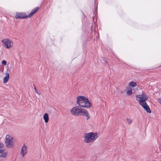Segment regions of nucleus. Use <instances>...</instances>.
I'll use <instances>...</instances> for the list:
<instances>
[{
	"label": "nucleus",
	"instance_id": "f257e3e1",
	"mask_svg": "<svg viewBox=\"0 0 161 161\" xmlns=\"http://www.w3.org/2000/svg\"><path fill=\"white\" fill-rule=\"evenodd\" d=\"M77 103L81 107L89 108L91 104L88 98L84 96H78L77 98Z\"/></svg>",
	"mask_w": 161,
	"mask_h": 161
},
{
	"label": "nucleus",
	"instance_id": "f03ea898",
	"mask_svg": "<svg viewBox=\"0 0 161 161\" xmlns=\"http://www.w3.org/2000/svg\"><path fill=\"white\" fill-rule=\"evenodd\" d=\"M98 137V134L97 133L91 132L86 133L84 136V141L86 143L93 142Z\"/></svg>",
	"mask_w": 161,
	"mask_h": 161
},
{
	"label": "nucleus",
	"instance_id": "7ed1b4c3",
	"mask_svg": "<svg viewBox=\"0 0 161 161\" xmlns=\"http://www.w3.org/2000/svg\"><path fill=\"white\" fill-rule=\"evenodd\" d=\"M5 143L6 147L8 148H11L14 146L13 138L8 135L6 136Z\"/></svg>",
	"mask_w": 161,
	"mask_h": 161
},
{
	"label": "nucleus",
	"instance_id": "20e7f679",
	"mask_svg": "<svg viewBox=\"0 0 161 161\" xmlns=\"http://www.w3.org/2000/svg\"><path fill=\"white\" fill-rule=\"evenodd\" d=\"M138 101L139 104L148 113H151V111L150 108L145 101L141 99L138 100Z\"/></svg>",
	"mask_w": 161,
	"mask_h": 161
},
{
	"label": "nucleus",
	"instance_id": "39448f33",
	"mask_svg": "<svg viewBox=\"0 0 161 161\" xmlns=\"http://www.w3.org/2000/svg\"><path fill=\"white\" fill-rule=\"evenodd\" d=\"M1 42L3 43L4 46L6 48L12 47L13 45V43L8 39L2 40Z\"/></svg>",
	"mask_w": 161,
	"mask_h": 161
},
{
	"label": "nucleus",
	"instance_id": "423d86ee",
	"mask_svg": "<svg viewBox=\"0 0 161 161\" xmlns=\"http://www.w3.org/2000/svg\"><path fill=\"white\" fill-rule=\"evenodd\" d=\"M148 96L146 95L143 92H142V94L136 96V99L137 101H138V100L141 99L144 101H146L148 98Z\"/></svg>",
	"mask_w": 161,
	"mask_h": 161
},
{
	"label": "nucleus",
	"instance_id": "0eeeda50",
	"mask_svg": "<svg viewBox=\"0 0 161 161\" xmlns=\"http://www.w3.org/2000/svg\"><path fill=\"white\" fill-rule=\"evenodd\" d=\"M80 108H79L78 106L75 107L73 108L70 110L71 113L75 116L80 115L79 112Z\"/></svg>",
	"mask_w": 161,
	"mask_h": 161
},
{
	"label": "nucleus",
	"instance_id": "6e6552de",
	"mask_svg": "<svg viewBox=\"0 0 161 161\" xmlns=\"http://www.w3.org/2000/svg\"><path fill=\"white\" fill-rule=\"evenodd\" d=\"M79 114L80 115H81L83 116H86L87 118V120L89 119L90 118V116L88 112L84 108H80Z\"/></svg>",
	"mask_w": 161,
	"mask_h": 161
},
{
	"label": "nucleus",
	"instance_id": "1a4fd4ad",
	"mask_svg": "<svg viewBox=\"0 0 161 161\" xmlns=\"http://www.w3.org/2000/svg\"><path fill=\"white\" fill-rule=\"evenodd\" d=\"M28 17V16H27L25 13H17L15 16L16 19H26Z\"/></svg>",
	"mask_w": 161,
	"mask_h": 161
},
{
	"label": "nucleus",
	"instance_id": "9d476101",
	"mask_svg": "<svg viewBox=\"0 0 161 161\" xmlns=\"http://www.w3.org/2000/svg\"><path fill=\"white\" fill-rule=\"evenodd\" d=\"M27 146L24 145L21 148L20 154L23 157H24L27 154Z\"/></svg>",
	"mask_w": 161,
	"mask_h": 161
},
{
	"label": "nucleus",
	"instance_id": "9b49d317",
	"mask_svg": "<svg viewBox=\"0 0 161 161\" xmlns=\"http://www.w3.org/2000/svg\"><path fill=\"white\" fill-rule=\"evenodd\" d=\"M7 153L3 149H0V157L5 158L7 156Z\"/></svg>",
	"mask_w": 161,
	"mask_h": 161
},
{
	"label": "nucleus",
	"instance_id": "f8f14e48",
	"mask_svg": "<svg viewBox=\"0 0 161 161\" xmlns=\"http://www.w3.org/2000/svg\"><path fill=\"white\" fill-rule=\"evenodd\" d=\"M39 8L38 7H37L32 9L31 13L28 15V17H31L39 10Z\"/></svg>",
	"mask_w": 161,
	"mask_h": 161
},
{
	"label": "nucleus",
	"instance_id": "ddd939ff",
	"mask_svg": "<svg viewBox=\"0 0 161 161\" xmlns=\"http://www.w3.org/2000/svg\"><path fill=\"white\" fill-rule=\"evenodd\" d=\"M9 74L7 73L6 75V76L4 77L3 78V83H6L9 78Z\"/></svg>",
	"mask_w": 161,
	"mask_h": 161
},
{
	"label": "nucleus",
	"instance_id": "4468645a",
	"mask_svg": "<svg viewBox=\"0 0 161 161\" xmlns=\"http://www.w3.org/2000/svg\"><path fill=\"white\" fill-rule=\"evenodd\" d=\"M43 119L45 123H47L49 120L48 115L46 113L44 115Z\"/></svg>",
	"mask_w": 161,
	"mask_h": 161
},
{
	"label": "nucleus",
	"instance_id": "2eb2a0df",
	"mask_svg": "<svg viewBox=\"0 0 161 161\" xmlns=\"http://www.w3.org/2000/svg\"><path fill=\"white\" fill-rule=\"evenodd\" d=\"M129 85L130 87H133L136 86V83H135V82L132 81V82H130L129 83Z\"/></svg>",
	"mask_w": 161,
	"mask_h": 161
},
{
	"label": "nucleus",
	"instance_id": "dca6fc26",
	"mask_svg": "<svg viewBox=\"0 0 161 161\" xmlns=\"http://www.w3.org/2000/svg\"><path fill=\"white\" fill-rule=\"evenodd\" d=\"M126 119L128 122V124H130L132 122V120L131 119L129 118H127Z\"/></svg>",
	"mask_w": 161,
	"mask_h": 161
},
{
	"label": "nucleus",
	"instance_id": "f3484780",
	"mask_svg": "<svg viewBox=\"0 0 161 161\" xmlns=\"http://www.w3.org/2000/svg\"><path fill=\"white\" fill-rule=\"evenodd\" d=\"M127 93L128 95H130L132 94V92L131 90H129L127 91Z\"/></svg>",
	"mask_w": 161,
	"mask_h": 161
},
{
	"label": "nucleus",
	"instance_id": "a211bd4d",
	"mask_svg": "<svg viewBox=\"0 0 161 161\" xmlns=\"http://www.w3.org/2000/svg\"><path fill=\"white\" fill-rule=\"evenodd\" d=\"M2 64L3 65H5L6 64L7 62L5 60H3L2 61Z\"/></svg>",
	"mask_w": 161,
	"mask_h": 161
},
{
	"label": "nucleus",
	"instance_id": "6ab92c4d",
	"mask_svg": "<svg viewBox=\"0 0 161 161\" xmlns=\"http://www.w3.org/2000/svg\"><path fill=\"white\" fill-rule=\"evenodd\" d=\"M3 144L2 143L0 142V148H2L3 147Z\"/></svg>",
	"mask_w": 161,
	"mask_h": 161
},
{
	"label": "nucleus",
	"instance_id": "aec40b11",
	"mask_svg": "<svg viewBox=\"0 0 161 161\" xmlns=\"http://www.w3.org/2000/svg\"><path fill=\"white\" fill-rule=\"evenodd\" d=\"M34 89H35V90L36 92L38 94H40V93H39V92H37V90H36V87H35V86H34Z\"/></svg>",
	"mask_w": 161,
	"mask_h": 161
},
{
	"label": "nucleus",
	"instance_id": "412c9836",
	"mask_svg": "<svg viewBox=\"0 0 161 161\" xmlns=\"http://www.w3.org/2000/svg\"><path fill=\"white\" fill-rule=\"evenodd\" d=\"M158 102L161 104V98H159L158 100Z\"/></svg>",
	"mask_w": 161,
	"mask_h": 161
},
{
	"label": "nucleus",
	"instance_id": "4be33fe9",
	"mask_svg": "<svg viewBox=\"0 0 161 161\" xmlns=\"http://www.w3.org/2000/svg\"><path fill=\"white\" fill-rule=\"evenodd\" d=\"M103 60L105 62H107V61H106V59L105 58H103Z\"/></svg>",
	"mask_w": 161,
	"mask_h": 161
},
{
	"label": "nucleus",
	"instance_id": "5701e85b",
	"mask_svg": "<svg viewBox=\"0 0 161 161\" xmlns=\"http://www.w3.org/2000/svg\"><path fill=\"white\" fill-rule=\"evenodd\" d=\"M160 161H161V160Z\"/></svg>",
	"mask_w": 161,
	"mask_h": 161
}]
</instances>
